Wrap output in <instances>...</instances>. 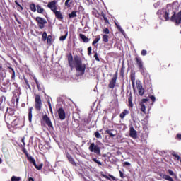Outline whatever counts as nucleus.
Instances as JSON below:
<instances>
[{
  "label": "nucleus",
  "mask_w": 181,
  "mask_h": 181,
  "mask_svg": "<svg viewBox=\"0 0 181 181\" xmlns=\"http://www.w3.org/2000/svg\"><path fill=\"white\" fill-rule=\"evenodd\" d=\"M68 63L71 69H74L75 67L76 71L80 73L81 76H84V74L86 73V64H83L81 57L75 55L74 57L73 61V55L71 53L68 56Z\"/></svg>",
  "instance_id": "nucleus-1"
},
{
  "label": "nucleus",
  "mask_w": 181,
  "mask_h": 181,
  "mask_svg": "<svg viewBox=\"0 0 181 181\" xmlns=\"http://www.w3.org/2000/svg\"><path fill=\"white\" fill-rule=\"evenodd\" d=\"M22 152H23V153L25 155L28 160L30 162V163H32L35 166V169H37V170H42V168H43V163H40L37 165V164H36V160H35V158H33V157L29 156V153H28V151L26 150V148H25L24 146L22 148Z\"/></svg>",
  "instance_id": "nucleus-2"
},
{
  "label": "nucleus",
  "mask_w": 181,
  "mask_h": 181,
  "mask_svg": "<svg viewBox=\"0 0 181 181\" xmlns=\"http://www.w3.org/2000/svg\"><path fill=\"white\" fill-rule=\"evenodd\" d=\"M170 21L176 23V25H180L181 23V11L177 13L176 12H173V14L171 16Z\"/></svg>",
  "instance_id": "nucleus-3"
},
{
  "label": "nucleus",
  "mask_w": 181,
  "mask_h": 181,
  "mask_svg": "<svg viewBox=\"0 0 181 181\" xmlns=\"http://www.w3.org/2000/svg\"><path fill=\"white\" fill-rule=\"evenodd\" d=\"M90 152H93L96 153L98 156H101V148L100 146L95 144V143H91L88 147Z\"/></svg>",
  "instance_id": "nucleus-4"
},
{
  "label": "nucleus",
  "mask_w": 181,
  "mask_h": 181,
  "mask_svg": "<svg viewBox=\"0 0 181 181\" xmlns=\"http://www.w3.org/2000/svg\"><path fill=\"white\" fill-rule=\"evenodd\" d=\"M118 79V71H117L113 77L109 81L108 88H115V86H117V80Z\"/></svg>",
  "instance_id": "nucleus-5"
},
{
  "label": "nucleus",
  "mask_w": 181,
  "mask_h": 181,
  "mask_svg": "<svg viewBox=\"0 0 181 181\" xmlns=\"http://www.w3.org/2000/svg\"><path fill=\"white\" fill-rule=\"evenodd\" d=\"M134 60L137 64L139 71L144 74V73H145V67H144V62H142V59H141L139 57H136Z\"/></svg>",
  "instance_id": "nucleus-6"
},
{
  "label": "nucleus",
  "mask_w": 181,
  "mask_h": 181,
  "mask_svg": "<svg viewBox=\"0 0 181 181\" xmlns=\"http://www.w3.org/2000/svg\"><path fill=\"white\" fill-rule=\"evenodd\" d=\"M35 108L36 111H40L42 110V98H40V95H35Z\"/></svg>",
  "instance_id": "nucleus-7"
},
{
  "label": "nucleus",
  "mask_w": 181,
  "mask_h": 181,
  "mask_svg": "<svg viewBox=\"0 0 181 181\" xmlns=\"http://www.w3.org/2000/svg\"><path fill=\"white\" fill-rule=\"evenodd\" d=\"M47 8L54 13L57 11V1L55 0L48 2L47 5Z\"/></svg>",
  "instance_id": "nucleus-8"
},
{
  "label": "nucleus",
  "mask_w": 181,
  "mask_h": 181,
  "mask_svg": "<svg viewBox=\"0 0 181 181\" xmlns=\"http://www.w3.org/2000/svg\"><path fill=\"white\" fill-rule=\"evenodd\" d=\"M35 21L38 23V28H40V29H44L45 25L47 23V21L42 17H36Z\"/></svg>",
  "instance_id": "nucleus-9"
},
{
  "label": "nucleus",
  "mask_w": 181,
  "mask_h": 181,
  "mask_svg": "<svg viewBox=\"0 0 181 181\" xmlns=\"http://www.w3.org/2000/svg\"><path fill=\"white\" fill-rule=\"evenodd\" d=\"M136 88L138 90L139 95L142 97V95L145 94V89H144V87L142 86V82L139 80L136 81Z\"/></svg>",
  "instance_id": "nucleus-10"
},
{
  "label": "nucleus",
  "mask_w": 181,
  "mask_h": 181,
  "mask_svg": "<svg viewBox=\"0 0 181 181\" xmlns=\"http://www.w3.org/2000/svg\"><path fill=\"white\" fill-rule=\"evenodd\" d=\"M147 101H149V99L144 98L141 100V102L139 103V105L141 107V111L144 112V114H146V107L145 106V103H147Z\"/></svg>",
  "instance_id": "nucleus-11"
},
{
  "label": "nucleus",
  "mask_w": 181,
  "mask_h": 181,
  "mask_svg": "<svg viewBox=\"0 0 181 181\" xmlns=\"http://www.w3.org/2000/svg\"><path fill=\"white\" fill-rule=\"evenodd\" d=\"M42 119L44 122H45L46 125L49 127V128H53V124H52V121L50 120V118L47 116V115H45L42 116Z\"/></svg>",
  "instance_id": "nucleus-12"
},
{
  "label": "nucleus",
  "mask_w": 181,
  "mask_h": 181,
  "mask_svg": "<svg viewBox=\"0 0 181 181\" xmlns=\"http://www.w3.org/2000/svg\"><path fill=\"white\" fill-rule=\"evenodd\" d=\"M129 136L133 138V139H136V138H138V132L132 126L129 128Z\"/></svg>",
  "instance_id": "nucleus-13"
},
{
  "label": "nucleus",
  "mask_w": 181,
  "mask_h": 181,
  "mask_svg": "<svg viewBox=\"0 0 181 181\" xmlns=\"http://www.w3.org/2000/svg\"><path fill=\"white\" fill-rule=\"evenodd\" d=\"M58 115L59 117V119L63 121L64 119H66V112H64V109L62 107H60L58 110Z\"/></svg>",
  "instance_id": "nucleus-14"
},
{
  "label": "nucleus",
  "mask_w": 181,
  "mask_h": 181,
  "mask_svg": "<svg viewBox=\"0 0 181 181\" xmlns=\"http://www.w3.org/2000/svg\"><path fill=\"white\" fill-rule=\"evenodd\" d=\"M4 119L6 124H12L13 121L15 119L13 118V115L8 114L7 115H5Z\"/></svg>",
  "instance_id": "nucleus-15"
},
{
  "label": "nucleus",
  "mask_w": 181,
  "mask_h": 181,
  "mask_svg": "<svg viewBox=\"0 0 181 181\" xmlns=\"http://www.w3.org/2000/svg\"><path fill=\"white\" fill-rule=\"evenodd\" d=\"M130 80L132 81V87L134 90L135 91V71H132L130 74Z\"/></svg>",
  "instance_id": "nucleus-16"
},
{
  "label": "nucleus",
  "mask_w": 181,
  "mask_h": 181,
  "mask_svg": "<svg viewBox=\"0 0 181 181\" xmlns=\"http://www.w3.org/2000/svg\"><path fill=\"white\" fill-rule=\"evenodd\" d=\"M66 158L69 163H71V165H73V166H77V163H76V161H74V158H73V157L71 156V155H70V153L66 154Z\"/></svg>",
  "instance_id": "nucleus-17"
},
{
  "label": "nucleus",
  "mask_w": 181,
  "mask_h": 181,
  "mask_svg": "<svg viewBox=\"0 0 181 181\" xmlns=\"http://www.w3.org/2000/svg\"><path fill=\"white\" fill-rule=\"evenodd\" d=\"M159 176H160V177H162V179H164L165 180L175 181V180H173V178L172 177H170V175H168L166 174L160 173Z\"/></svg>",
  "instance_id": "nucleus-18"
},
{
  "label": "nucleus",
  "mask_w": 181,
  "mask_h": 181,
  "mask_svg": "<svg viewBox=\"0 0 181 181\" xmlns=\"http://www.w3.org/2000/svg\"><path fill=\"white\" fill-rule=\"evenodd\" d=\"M54 15H55V18H57L58 19V21H62V19H64V17H63V14L62 13V11H56L54 12Z\"/></svg>",
  "instance_id": "nucleus-19"
},
{
  "label": "nucleus",
  "mask_w": 181,
  "mask_h": 181,
  "mask_svg": "<svg viewBox=\"0 0 181 181\" xmlns=\"http://www.w3.org/2000/svg\"><path fill=\"white\" fill-rule=\"evenodd\" d=\"M36 8L37 13H41L42 15H43V13L46 12V10H45V8H43V7L40 6V4L36 5Z\"/></svg>",
  "instance_id": "nucleus-20"
},
{
  "label": "nucleus",
  "mask_w": 181,
  "mask_h": 181,
  "mask_svg": "<svg viewBox=\"0 0 181 181\" xmlns=\"http://www.w3.org/2000/svg\"><path fill=\"white\" fill-rule=\"evenodd\" d=\"M128 107L129 108H134V104L132 103V93H129V98H128Z\"/></svg>",
  "instance_id": "nucleus-21"
},
{
  "label": "nucleus",
  "mask_w": 181,
  "mask_h": 181,
  "mask_svg": "<svg viewBox=\"0 0 181 181\" xmlns=\"http://www.w3.org/2000/svg\"><path fill=\"white\" fill-rule=\"evenodd\" d=\"M79 37L83 40L84 43H88V42H90V39L83 34H79Z\"/></svg>",
  "instance_id": "nucleus-22"
},
{
  "label": "nucleus",
  "mask_w": 181,
  "mask_h": 181,
  "mask_svg": "<svg viewBox=\"0 0 181 181\" xmlns=\"http://www.w3.org/2000/svg\"><path fill=\"white\" fill-rule=\"evenodd\" d=\"M128 114H129V111L125 109L122 113H120L119 117L121 118V119H124L125 117L128 115Z\"/></svg>",
  "instance_id": "nucleus-23"
},
{
  "label": "nucleus",
  "mask_w": 181,
  "mask_h": 181,
  "mask_svg": "<svg viewBox=\"0 0 181 181\" xmlns=\"http://www.w3.org/2000/svg\"><path fill=\"white\" fill-rule=\"evenodd\" d=\"M100 16L103 18V21H105V23L106 25H110V21H108V18H107V15L104 13V12H101Z\"/></svg>",
  "instance_id": "nucleus-24"
},
{
  "label": "nucleus",
  "mask_w": 181,
  "mask_h": 181,
  "mask_svg": "<svg viewBox=\"0 0 181 181\" xmlns=\"http://www.w3.org/2000/svg\"><path fill=\"white\" fill-rule=\"evenodd\" d=\"M163 16L165 21H170V18L169 17V10L165 11Z\"/></svg>",
  "instance_id": "nucleus-25"
},
{
  "label": "nucleus",
  "mask_w": 181,
  "mask_h": 181,
  "mask_svg": "<svg viewBox=\"0 0 181 181\" xmlns=\"http://www.w3.org/2000/svg\"><path fill=\"white\" fill-rule=\"evenodd\" d=\"M33 111V107H30L28 109V121H29V122H32Z\"/></svg>",
  "instance_id": "nucleus-26"
},
{
  "label": "nucleus",
  "mask_w": 181,
  "mask_h": 181,
  "mask_svg": "<svg viewBox=\"0 0 181 181\" xmlns=\"http://www.w3.org/2000/svg\"><path fill=\"white\" fill-rule=\"evenodd\" d=\"M77 11H73L71 13L69 14V19H73V18H77Z\"/></svg>",
  "instance_id": "nucleus-27"
},
{
  "label": "nucleus",
  "mask_w": 181,
  "mask_h": 181,
  "mask_svg": "<svg viewBox=\"0 0 181 181\" xmlns=\"http://www.w3.org/2000/svg\"><path fill=\"white\" fill-rule=\"evenodd\" d=\"M100 40H101V36L98 35L96 36L95 39L92 42L93 46H95V45H97V43H98Z\"/></svg>",
  "instance_id": "nucleus-28"
},
{
  "label": "nucleus",
  "mask_w": 181,
  "mask_h": 181,
  "mask_svg": "<svg viewBox=\"0 0 181 181\" xmlns=\"http://www.w3.org/2000/svg\"><path fill=\"white\" fill-rule=\"evenodd\" d=\"M71 4H73V0H66L64 3L66 8H71Z\"/></svg>",
  "instance_id": "nucleus-29"
},
{
  "label": "nucleus",
  "mask_w": 181,
  "mask_h": 181,
  "mask_svg": "<svg viewBox=\"0 0 181 181\" xmlns=\"http://www.w3.org/2000/svg\"><path fill=\"white\" fill-rule=\"evenodd\" d=\"M21 122V120L19 119H15L13 122H11V124L13 125V127H19V123Z\"/></svg>",
  "instance_id": "nucleus-30"
},
{
  "label": "nucleus",
  "mask_w": 181,
  "mask_h": 181,
  "mask_svg": "<svg viewBox=\"0 0 181 181\" xmlns=\"http://www.w3.org/2000/svg\"><path fill=\"white\" fill-rule=\"evenodd\" d=\"M53 42V37L52 35H48L47 38V45H52Z\"/></svg>",
  "instance_id": "nucleus-31"
},
{
  "label": "nucleus",
  "mask_w": 181,
  "mask_h": 181,
  "mask_svg": "<svg viewBox=\"0 0 181 181\" xmlns=\"http://www.w3.org/2000/svg\"><path fill=\"white\" fill-rule=\"evenodd\" d=\"M112 131H114V129H107L105 131V134H108V135H110L111 138H114V136H115V134H112Z\"/></svg>",
  "instance_id": "nucleus-32"
},
{
  "label": "nucleus",
  "mask_w": 181,
  "mask_h": 181,
  "mask_svg": "<svg viewBox=\"0 0 181 181\" xmlns=\"http://www.w3.org/2000/svg\"><path fill=\"white\" fill-rule=\"evenodd\" d=\"M168 175H170V176H173V177H177V175H176V173H175V172H173V170L168 169Z\"/></svg>",
  "instance_id": "nucleus-33"
},
{
  "label": "nucleus",
  "mask_w": 181,
  "mask_h": 181,
  "mask_svg": "<svg viewBox=\"0 0 181 181\" xmlns=\"http://www.w3.org/2000/svg\"><path fill=\"white\" fill-rule=\"evenodd\" d=\"M15 4L18 11H23V6H22V5H21L18 1H15Z\"/></svg>",
  "instance_id": "nucleus-34"
},
{
  "label": "nucleus",
  "mask_w": 181,
  "mask_h": 181,
  "mask_svg": "<svg viewBox=\"0 0 181 181\" xmlns=\"http://www.w3.org/2000/svg\"><path fill=\"white\" fill-rule=\"evenodd\" d=\"M30 9L32 12H36V10H37L36 5H35L34 3L30 4Z\"/></svg>",
  "instance_id": "nucleus-35"
},
{
  "label": "nucleus",
  "mask_w": 181,
  "mask_h": 181,
  "mask_svg": "<svg viewBox=\"0 0 181 181\" xmlns=\"http://www.w3.org/2000/svg\"><path fill=\"white\" fill-rule=\"evenodd\" d=\"M68 35H69V33L66 31L64 35H62L59 37V40H61V42H63V40H66V39H67Z\"/></svg>",
  "instance_id": "nucleus-36"
},
{
  "label": "nucleus",
  "mask_w": 181,
  "mask_h": 181,
  "mask_svg": "<svg viewBox=\"0 0 181 181\" xmlns=\"http://www.w3.org/2000/svg\"><path fill=\"white\" fill-rule=\"evenodd\" d=\"M108 37L109 36L107 35H103L102 37V40L105 43H108Z\"/></svg>",
  "instance_id": "nucleus-37"
},
{
  "label": "nucleus",
  "mask_w": 181,
  "mask_h": 181,
  "mask_svg": "<svg viewBox=\"0 0 181 181\" xmlns=\"http://www.w3.org/2000/svg\"><path fill=\"white\" fill-rule=\"evenodd\" d=\"M47 37H48L47 33H46V31H45L42 35V39L43 42H46V40H47Z\"/></svg>",
  "instance_id": "nucleus-38"
},
{
  "label": "nucleus",
  "mask_w": 181,
  "mask_h": 181,
  "mask_svg": "<svg viewBox=\"0 0 181 181\" xmlns=\"http://www.w3.org/2000/svg\"><path fill=\"white\" fill-rule=\"evenodd\" d=\"M92 160L93 161V162H95V163H97L98 165H99L100 166H103V163H101L100 160H98L97 158H92Z\"/></svg>",
  "instance_id": "nucleus-39"
},
{
  "label": "nucleus",
  "mask_w": 181,
  "mask_h": 181,
  "mask_svg": "<svg viewBox=\"0 0 181 181\" xmlns=\"http://www.w3.org/2000/svg\"><path fill=\"white\" fill-rule=\"evenodd\" d=\"M124 73H125V66H124V65H122V66L120 69V76H121V77L124 78Z\"/></svg>",
  "instance_id": "nucleus-40"
},
{
  "label": "nucleus",
  "mask_w": 181,
  "mask_h": 181,
  "mask_svg": "<svg viewBox=\"0 0 181 181\" xmlns=\"http://www.w3.org/2000/svg\"><path fill=\"white\" fill-rule=\"evenodd\" d=\"M115 25L119 30V32L122 33V34L125 33V31H124V30L122 29V28L120 27L119 25H118V23H115Z\"/></svg>",
  "instance_id": "nucleus-41"
},
{
  "label": "nucleus",
  "mask_w": 181,
  "mask_h": 181,
  "mask_svg": "<svg viewBox=\"0 0 181 181\" xmlns=\"http://www.w3.org/2000/svg\"><path fill=\"white\" fill-rule=\"evenodd\" d=\"M23 80H24V81H25V83L27 87H28L30 90H31L30 84H29V81L28 80V78H26V77L24 76V77H23Z\"/></svg>",
  "instance_id": "nucleus-42"
},
{
  "label": "nucleus",
  "mask_w": 181,
  "mask_h": 181,
  "mask_svg": "<svg viewBox=\"0 0 181 181\" xmlns=\"http://www.w3.org/2000/svg\"><path fill=\"white\" fill-rule=\"evenodd\" d=\"M11 180V181H21V177H16V176L13 175V176H12Z\"/></svg>",
  "instance_id": "nucleus-43"
},
{
  "label": "nucleus",
  "mask_w": 181,
  "mask_h": 181,
  "mask_svg": "<svg viewBox=\"0 0 181 181\" xmlns=\"http://www.w3.org/2000/svg\"><path fill=\"white\" fill-rule=\"evenodd\" d=\"M171 155H173L174 158H176L177 160H180V156L178 154H176L175 151H173Z\"/></svg>",
  "instance_id": "nucleus-44"
},
{
  "label": "nucleus",
  "mask_w": 181,
  "mask_h": 181,
  "mask_svg": "<svg viewBox=\"0 0 181 181\" xmlns=\"http://www.w3.org/2000/svg\"><path fill=\"white\" fill-rule=\"evenodd\" d=\"M4 73L5 69H4V66H2V65H0V76H3Z\"/></svg>",
  "instance_id": "nucleus-45"
},
{
  "label": "nucleus",
  "mask_w": 181,
  "mask_h": 181,
  "mask_svg": "<svg viewBox=\"0 0 181 181\" xmlns=\"http://www.w3.org/2000/svg\"><path fill=\"white\" fill-rule=\"evenodd\" d=\"M95 138H98V139L102 138L101 134H100V132H95Z\"/></svg>",
  "instance_id": "nucleus-46"
},
{
  "label": "nucleus",
  "mask_w": 181,
  "mask_h": 181,
  "mask_svg": "<svg viewBox=\"0 0 181 181\" xmlns=\"http://www.w3.org/2000/svg\"><path fill=\"white\" fill-rule=\"evenodd\" d=\"M8 73H10V74H12V73H13V71H15L13 68H12L11 66H8Z\"/></svg>",
  "instance_id": "nucleus-47"
},
{
  "label": "nucleus",
  "mask_w": 181,
  "mask_h": 181,
  "mask_svg": "<svg viewBox=\"0 0 181 181\" xmlns=\"http://www.w3.org/2000/svg\"><path fill=\"white\" fill-rule=\"evenodd\" d=\"M103 33H105V35H110V29L108 28L103 29Z\"/></svg>",
  "instance_id": "nucleus-48"
},
{
  "label": "nucleus",
  "mask_w": 181,
  "mask_h": 181,
  "mask_svg": "<svg viewBox=\"0 0 181 181\" xmlns=\"http://www.w3.org/2000/svg\"><path fill=\"white\" fill-rule=\"evenodd\" d=\"M94 58L97 62H100V58L98 57V54L97 52H95Z\"/></svg>",
  "instance_id": "nucleus-49"
},
{
  "label": "nucleus",
  "mask_w": 181,
  "mask_h": 181,
  "mask_svg": "<svg viewBox=\"0 0 181 181\" xmlns=\"http://www.w3.org/2000/svg\"><path fill=\"white\" fill-rule=\"evenodd\" d=\"M141 56H146L148 54V52L145 49H143L141 53Z\"/></svg>",
  "instance_id": "nucleus-50"
},
{
  "label": "nucleus",
  "mask_w": 181,
  "mask_h": 181,
  "mask_svg": "<svg viewBox=\"0 0 181 181\" xmlns=\"http://www.w3.org/2000/svg\"><path fill=\"white\" fill-rule=\"evenodd\" d=\"M149 98L151 99L153 103H155V101H156V98H155V96H153V95H150Z\"/></svg>",
  "instance_id": "nucleus-51"
},
{
  "label": "nucleus",
  "mask_w": 181,
  "mask_h": 181,
  "mask_svg": "<svg viewBox=\"0 0 181 181\" xmlns=\"http://www.w3.org/2000/svg\"><path fill=\"white\" fill-rule=\"evenodd\" d=\"M91 51H92L91 47H88V56H91Z\"/></svg>",
  "instance_id": "nucleus-52"
},
{
  "label": "nucleus",
  "mask_w": 181,
  "mask_h": 181,
  "mask_svg": "<svg viewBox=\"0 0 181 181\" xmlns=\"http://www.w3.org/2000/svg\"><path fill=\"white\" fill-rule=\"evenodd\" d=\"M109 177H110L111 179H112V180H118V179H117L115 177H114V175H111V174H109Z\"/></svg>",
  "instance_id": "nucleus-53"
},
{
  "label": "nucleus",
  "mask_w": 181,
  "mask_h": 181,
  "mask_svg": "<svg viewBox=\"0 0 181 181\" xmlns=\"http://www.w3.org/2000/svg\"><path fill=\"white\" fill-rule=\"evenodd\" d=\"M15 71H13L12 74H11V80H15Z\"/></svg>",
  "instance_id": "nucleus-54"
},
{
  "label": "nucleus",
  "mask_w": 181,
  "mask_h": 181,
  "mask_svg": "<svg viewBox=\"0 0 181 181\" xmlns=\"http://www.w3.org/2000/svg\"><path fill=\"white\" fill-rule=\"evenodd\" d=\"M119 175H120V177H122V179H124V177H125V176H124V173H122V171L119 170Z\"/></svg>",
  "instance_id": "nucleus-55"
},
{
  "label": "nucleus",
  "mask_w": 181,
  "mask_h": 181,
  "mask_svg": "<svg viewBox=\"0 0 181 181\" xmlns=\"http://www.w3.org/2000/svg\"><path fill=\"white\" fill-rule=\"evenodd\" d=\"M124 166H131V163L126 161V162L124 163Z\"/></svg>",
  "instance_id": "nucleus-56"
},
{
  "label": "nucleus",
  "mask_w": 181,
  "mask_h": 181,
  "mask_svg": "<svg viewBox=\"0 0 181 181\" xmlns=\"http://www.w3.org/2000/svg\"><path fill=\"white\" fill-rule=\"evenodd\" d=\"M21 142L23 144V146H26V144H25V137L22 138Z\"/></svg>",
  "instance_id": "nucleus-57"
},
{
  "label": "nucleus",
  "mask_w": 181,
  "mask_h": 181,
  "mask_svg": "<svg viewBox=\"0 0 181 181\" xmlns=\"http://www.w3.org/2000/svg\"><path fill=\"white\" fill-rule=\"evenodd\" d=\"M103 177H105V179H107V180H110V177L107 176L106 175H103Z\"/></svg>",
  "instance_id": "nucleus-58"
},
{
  "label": "nucleus",
  "mask_w": 181,
  "mask_h": 181,
  "mask_svg": "<svg viewBox=\"0 0 181 181\" xmlns=\"http://www.w3.org/2000/svg\"><path fill=\"white\" fill-rule=\"evenodd\" d=\"M176 136H177V139L181 141V134H177Z\"/></svg>",
  "instance_id": "nucleus-59"
},
{
  "label": "nucleus",
  "mask_w": 181,
  "mask_h": 181,
  "mask_svg": "<svg viewBox=\"0 0 181 181\" xmlns=\"http://www.w3.org/2000/svg\"><path fill=\"white\" fill-rule=\"evenodd\" d=\"M34 81L35 82V84H38L39 83V81H37V78H36V77H33Z\"/></svg>",
  "instance_id": "nucleus-60"
},
{
  "label": "nucleus",
  "mask_w": 181,
  "mask_h": 181,
  "mask_svg": "<svg viewBox=\"0 0 181 181\" xmlns=\"http://www.w3.org/2000/svg\"><path fill=\"white\" fill-rule=\"evenodd\" d=\"M48 105H49L50 111H52V103H50L49 101L48 102Z\"/></svg>",
  "instance_id": "nucleus-61"
},
{
  "label": "nucleus",
  "mask_w": 181,
  "mask_h": 181,
  "mask_svg": "<svg viewBox=\"0 0 181 181\" xmlns=\"http://www.w3.org/2000/svg\"><path fill=\"white\" fill-rule=\"evenodd\" d=\"M28 181H35V179H33V177H30L28 178Z\"/></svg>",
  "instance_id": "nucleus-62"
},
{
  "label": "nucleus",
  "mask_w": 181,
  "mask_h": 181,
  "mask_svg": "<svg viewBox=\"0 0 181 181\" xmlns=\"http://www.w3.org/2000/svg\"><path fill=\"white\" fill-rule=\"evenodd\" d=\"M15 18H16V22H18V23H19V25H21V21H19V20H18V18H17V17H15Z\"/></svg>",
  "instance_id": "nucleus-63"
},
{
  "label": "nucleus",
  "mask_w": 181,
  "mask_h": 181,
  "mask_svg": "<svg viewBox=\"0 0 181 181\" xmlns=\"http://www.w3.org/2000/svg\"><path fill=\"white\" fill-rule=\"evenodd\" d=\"M36 86H37V88L38 90H39V88H40V85L39 83H37V84H36Z\"/></svg>",
  "instance_id": "nucleus-64"
}]
</instances>
